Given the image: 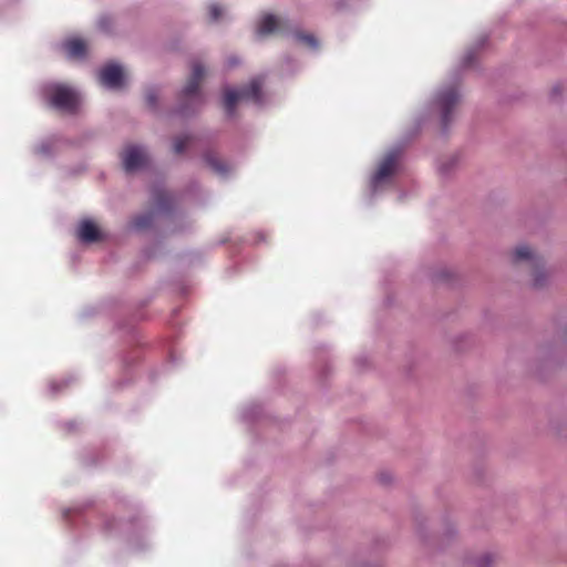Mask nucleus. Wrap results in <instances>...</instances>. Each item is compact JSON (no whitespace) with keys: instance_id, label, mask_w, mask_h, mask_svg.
<instances>
[{"instance_id":"obj_18","label":"nucleus","mask_w":567,"mask_h":567,"mask_svg":"<svg viewBox=\"0 0 567 567\" xmlns=\"http://www.w3.org/2000/svg\"><path fill=\"white\" fill-rule=\"evenodd\" d=\"M145 100H146V103L151 106V107H155L156 105V101H157V92L155 89H148L145 93Z\"/></svg>"},{"instance_id":"obj_10","label":"nucleus","mask_w":567,"mask_h":567,"mask_svg":"<svg viewBox=\"0 0 567 567\" xmlns=\"http://www.w3.org/2000/svg\"><path fill=\"white\" fill-rule=\"evenodd\" d=\"M63 48L69 58L80 59L86 53V43L79 38L68 39L63 43Z\"/></svg>"},{"instance_id":"obj_9","label":"nucleus","mask_w":567,"mask_h":567,"mask_svg":"<svg viewBox=\"0 0 567 567\" xmlns=\"http://www.w3.org/2000/svg\"><path fill=\"white\" fill-rule=\"evenodd\" d=\"M488 37L486 34H482L478 37L476 42L470 47L463 55V71L468 68L475 66L477 60L480 59V54L483 51V49L487 45Z\"/></svg>"},{"instance_id":"obj_4","label":"nucleus","mask_w":567,"mask_h":567,"mask_svg":"<svg viewBox=\"0 0 567 567\" xmlns=\"http://www.w3.org/2000/svg\"><path fill=\"white\" fill-rule=\"evenodd\" d=\"M458 97V84H453L451 86L443 89L436 97V104L441 112L442 124L444 127L447 126L451 120V114L457 106Z\"/></svg>"},{"instance_id":"obj_3","label":"nucleus","mask_w":567,"mask_h":567,"mask_svg":"<svg viewBox=\"0 0 567 567\" xmlns=\"http://www.w3.org/2000/svg\"><path fill=\"white\" fill-rule=\"evenodd\" d=\"M261 86L262 81L260 79H252L248 86L241 91L227 89L224 94V107L227 114L233 115L239 100L246 99L260 103L262 100Z\"/></svg>"},{"instance_id":"obj_6","label":"nucleus","mask_w":567,"mask_h":567,"mask_svg":"<svg viewBox=\"0 0 567 567\" xmlns=\"http://www.w3.org/2000/svg\"><path fill=\"white\" fill-rule=\"evenodd\" d=\"M205 70L199 62H194L192 64V74L187 80L186 85L182 91V99L184 102H203V96L200 94V83L204 79Z\"/></svg>"},{"instance_id":"obj_8","label":"nucleus","mask_w":567,"mask_h":567,"mask_svg":"<svg viewBox=\"0 0 567 567\" xmlns=\"http://www.w3.org/2000/svg\"><path fill=\"white\" fill-rule=\"evenodd\" d=\"M399 161V154L395 152L389 153L383 161L380 163L378 171L373 176V186L377 187L380 183H382L385 178L391 176L396 168Z\"/></svg>"},{"instance_id":"obj_16","label":"nucleus","mask_w":567,"mask_h":567,"mask_svg":"<svg viewBox=\"0 0 567 567\" xmlns=\"http://www.w3.org/2000/svg\"><path fill=\"white\" fill-rule=\"evenodd\" d=\"M193 136L190 135H183L178 136L174 140L173 150L175 154H182L187 146L192 143Z\"/></svg>"},{"instance_id":"obj_14","label":"nucleus","mask_w":567,"mask_h":567,"mask_svg":"<svg viewBox=\"0 0 567 567\" xmlns=\"http://www.w3.org/2000/svg\"><path fill=\"white\" fill-rule=\"evenodd\" d=\"M204 161L214 172L218 174H225L228 172L227 165L220 161L213 152H206L204 154Z\"/></svg>"},{"instance_id":"obj_15","label":"nucleus","mask_w":567,"mask_h":567,"mask_svg":"<svg viewBox=\"0 0 567 567\" xmlns=\"http://www.w3.org/2000/svg\"><path fill=\"white\" fill-rule=\"evenodd\" d=\"M154 205L158 210L168 209L171 206V196L163 189H155L153 193Z\"/></svg>"},{"instance_id":"obj_17","label":"nucleus","mask_w":567,"mask_h":567,"mask_svg":"<svg viewBox=\"0 0 567 567\" xmlns=\"http://www.w3.org/2000/svg\"><path fill=\"white\" fill-rule=\"evenodd\" d=\"M153 221V215L152 214H145L135 217L134 219V227L137 229H144L147 228Z\"/></svg>"},{"instance_id":"obj_11","label":"nucleus","mask_w":567,"mask_h":567,"mask_svg":"<svg viewBox=\"0 0 567 567\" xmlns=\"http://www.w3.org/2000/svg\"><path fill=\"white\" fill-rule=\"evenodd\" d=\"M79 237L84 243H94L101 238V234L94 223L84 220L79 227Z\"/></svg>"},{"instance_id":"obj_21","label":"nucleus","mask_w":567,"mask_h":567,"mask_svg":"<svg viewBox=\"0 0 567 567\" xmlns=\"http://www.w3.org/2000/svg\"><path fill=\"white\" fill-rule=\"evenodd\" d=\"M450 277H451V272H450V270H446V269H442V270L437 271V274L435 275L436 281H441V282H447L450 280Z\"/></svg>"},{"instance_id":"obj_5","label":"nucleus","mask_w":567,"mask_h":567,"mask_svg":"<svg viewBox=\"0 0 567 567\" xmlns=\"http://www.w3.org/2000/svg\"><path fill=\"white\" fill-rule=\"evenodd\" d=\"M121 159L126 173H133L148 163L147 152L138 145L128 144L121 152Z\"/></svg>"},{"instance_id":"obj_12","label":"nucleus","mask_w":567,"mask_h":567,"mask_svg":"<svg viewBox=\"0 0 567 567\" xmlns=\"http://www.w3.org/2000/svg\"><path fill=\"white\" fill-rule=\"evenodd\" d=\"M496 560V556L491 553H484L477 557L463 558V565L472 567H492Z\"/></svg>"},{"instance_id":"obj_20","label":"nucleus","mask_w":567,"mask_h":567,"mask_svg":"<svg viewBox=\"0 0 567 567\" xmlns=\"http://www.w3.org/2000/svg\"><path fill=\"white\" fill-rule=\"evenodd\" d=\"M297 38H298V40L302 41L303 43H306L309 47L316 48L318 44L316 38L311 34L299 33V34H297Z\"/></svg>"},{"instance_id":"obj_22","label":"nucleus","mask_w":567,"mask_h":567,"mask_svg":"<svg viewBox=\"0 0 567 567\" xmlns=\"http://www.w3.org/2000/svg\"><path fill=\"white\" fill-rule=\"evenodd\" d=\"M560 87L558 85L554 86L550 93V97L554 101H558V97L560 96Z\"/></svg>"},{"instance_id":"obj_1","label":"nucleus","mask_w":567,"mask_h":567,"mask_svg":"<svg viewBox=\"0 0 567 567\" xmlns=\"http://www.w3.org/2000/svg\"><path fill=\"white\" fill-rule=\"evenodd\" d=\"M514 265L525 264L533 276V287L543 288L547 281L544 262L527 245H518L512 252Z\"/></svg>"},{"instance_id":"obj_7","label":"nucleus","mask_w":567,"mask_h":567,"mask_svg":"<svg viewBox=\"0 0 567 567\" xmlns=\"http://www.w3.org/2000/svg\"><path fill=\"white\" fill-rule=\"evenodd\" d=\"M99 80L104 86L118 89L124 83L123 70L118 64L109 63L100 70Z\"/></svg>"},{"instance_id":"obj_13","label":"nucleus","mask_w":567,"mask_h":567,"mask_svg":"<svg viewBox=\"0 0 567 567\" xmlns=\"http://www.w3.org/2000/svg\"><path fill=\"white\" fill-rule=\"evenodd\" d=\"M279 27V20L274 14H266L261 18L258 25V33L267 35L275 32Z\"/></svg>"},{"instance_id":"obj_19","label":"nucleus","mask_w":567,"mask_h":567,"mask_svg":"<svg viewBox=\"0 0 567 567\" xmlns=\"http://www.w3.org/2000/svg\"><path fill=\"white\" fill-rule=\"evenodd\" d=\"M208 11L212 21H217L221 16V8L216 3L210 4Z\"/></svg>"},{"instance_id":"obj_2","label":"nucleus","mask_w":567,"mask_h":567,"mask_svg":"<svg viewBox=\"0 0 567 567\" xmlns=\"http://www.w3.org/2000/svg\"><path fill=\"white\" fill-rule=\"evenodd\" d=\"M43 93L50 105L60 111L75 113L79 107L80 97L78 93L68 85L49 84L43 89Z\"/></svg>"}]
</instances>
